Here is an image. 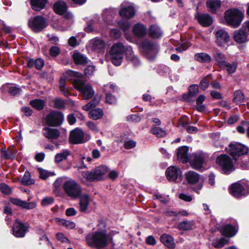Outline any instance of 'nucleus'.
I'll return each mask as SVG.
<instances>
[{"label": "nucleus", "instance_id": "nucleus-1", "mask_svg": "<svg viewBox=\"0 0 249 249\" xmlns=\"http://www.w3.org/2000/svg\"><path fill=\"white\" fill-rule=\"evenodd\" d=\"M97 226V231L89 233L86 236V240L90 246L97 248H104L111 242L112 238L107 233L106 225L104 221H100Z\"/></svg>", "mask_w": 249, "mask_h": 249}, {"label": "nucleus", "instance_id": "nucleus-2", "mask_svg": "<svg viewBox=\"0 0 249 249\" xmlns=\"http://www.w3.org/2000/svg\"><path fill=\"white\" fill-rule=\"evenodd\" d=\"M63 191L68 196L76 199L82 194V188L75 180L67 178L63 184Z\"/></svg>", "mask_w": 249, "mask_h": 249}, {"label": "nucleus", "instance_id": "nucleus-3", "mask_svg": "<svg viewBox=\"0 0 249 249\" xmlns=\"http://www.w3.org/2000/svg\"><path fill=\"white\" fill-rule=\"evenodd\" d=\"M244 18L243 13L237 9H230L225 13V19L226 22L229 25L233 28L239 26Z\"/></svg>", "mask_w": 249, "mask_h": 249}, {"label": "nucleus", "instance_id": "nucleus-4", "mask_svg": "<svg viewBox=\"0 0 249 249\" xmlns=\"http://www.w3.org/2000/svg\"><path fill=\"white\" fill-rule=\"evenodd\" d=\"M226 150L237 162L248 152V149L246 146L237 142L231 143Z\"/></svg>", "mask_w": 249, "mask_h": 249}, {"label": "nucleus", "instance_id": "nucleus-5", "mask_svg": "<svg viewBox=\"0 0 249 249\" xmlns=\"http://www.w3.org/2000/svg\"><path fill=\"white\" fill-rule=\"evenodd\" d=\"M73 84L82 94L84 99H90L94 95V91L90 85L85 84L82 80L77 79L73 80Z\"/></svg>", "mask_w": 249, "mask_h": 249}, {"label": "nucleus", "instance_id": "nucleus-6", "mask_svg": "<svg viewBox=\"0 0 249 249\" xmlns=\"http://www.w3.org/2000/svg\"><path fill=\"white\" fill-rule=\"evenodd\" d=\"M124 48L121 43L114 44L111 48L110 57L112 63L117 66L121 65L123 58Z\"/></svg>", "mask_w": 249, "mask_h": 249}, {"label": "nucleus", "instance_id": "nucleus-7", "mask_svg": "<svg viewBox=\"0 0 249 249\" xmlns=\"http://www.w3.org/2000/svg\"><path fill=\"white\" fill-rule=\"evenodd\" d=\"M141 46L143 53L149 59H153L159 51L158 46L151 41L144 40L141 43Z\"/></svg>", "mask_w": 249, "mask_h": 249}, {"label": "nucleus", "instance_id": "nucleus-8", "mask_svg": "<svg viewBox=\"0 0 249 249\" xmlns=\"http://www.w3.org/2000/svg\"><path fill=\"white\" fill-rule=\"evenodd\" d=\"M90 137L89 134L85 135L82 129L77 128L71 131L69 139L71 143L79 144L88 142Z\"/></svg>", "mask_w": 249, "mask_h": 249}, {"label": "nucleus", "instance_id": "nucleus-9", "mask_svg": "<svg viewBox=\"0 0 249 249\" xmlns=\"http://www.w3.org/2000/svg\"><path fill=\"white\" fill-rule=\"evenodd\" d=\"M216 162L222 167L223 172L225 174H230L235 169L231 159L227 155L218 156L216 159Z\"/></svg>", "mask_w": 249, "mask_h": 249}, {"label": "nucleus", "instance_id": "nucleus-10", "mask_svg": "<svg viewBox=\"0 0 249 249\" xmlns=\"http://www.w3.org/2000/svg\"><path fill=\"white\" fill-rule=\"evenodd\" d=\"M64 118V115L62 112L53 111L47 116L46 122L49 125L57 126L62 124Z\"/></svg>", "mask_w": 249, "mask_h": 249}, {"label": "nucleus", "instance_id": "nucleus-11", "mask_svg": "<svg viewBox=\"0 0 249 249\" xmlns=\"http://www.w3.org/2000/svg\"><path fill=\"white\" fill-rule=\"evenodd\" d=\"M28 25L35 32H40L47 26L44 18L41 16H36L30 18L28 21Z\"/></svg>", "mask_w": 249, "mask_h": 249}, {"label": "nucleus", "instance_id": "nucleus-12", "mask_svg": "<svg viewBox=\"0 0 249 249\" xmlns=\"http://www.w3.org/2000/svg\"><path fill=\"white\" fill-rule=\"evenodd\" d=\"M119 15L122 18L129 19L134 16L135 10L130 3L124 2L121 4Z\"/></svg>", "mask_w": 249, "mask_h": 249}, {"label": "nucleus", "instance_id": "nucleus-13", "mask_svg": "<svg viewBox=\"0 0 249 249\" xmlns=\"http://www.w3.org/2000/svg\"><path fill=\"white\" fill-rule=\"evenodd\" d=\"M27 231V227L23 223L17 220L14 223L12 231L13 235L17 237H23Z\"/></svg>", "mask_w": 249, "mask_h": 249}, {"label": "nucleus", "instance_id": "nucleus-14", "mask_svg": "<svg viewBox=\"0 0 249 249\" xmlns=\"http://www.w3.org/2000/svg\"><path fill=\"white\" fill-rule=\"evenodd\" d=\"M231 194L234 197L239 198L249 194V190H245L239 183H234L230 188Z\"/></svg>", "mask_w": 249, "mask_h": 249}, {"label": "nucleus", "instance_id": "nucleus-15", "mask_svg": "<svg viewBox=\"0 0 249 249\" xmlns=\"http://www.w3.org/2000/svg\"><path fill=\"white\" fill-rule=\"evenodd\" d=\"M79 211L82 213H86L90 209L92 200L86 194H81L79 196Z\"/></svg>", "mask_w": 249, "mask_h": 249}, {"label": "nucleus", "instance_id": "nucleus-16", "mask_svg": "<svg viewBox=\"0 0 249 249\" xmlns=\"http://www.w3.org/2000/svg\"><path fill=\"white\" fill-rule=\"evenodd\" d=\"M181 174V170L176 166H169L165 172L166 177L167 179L170 181H176Z\"/></svg>", "mask_w": 249, "mask_h": 249}, {"label": "nucleus", "instance_id": "nucleus-17", "mask_svg": "<svg viewBox=\"0 0 249 249\" xmlns=\"http://www.w3.org/2000/svg\"><path fill=\"white\" fill-rule=\"evenodd\" d=\"M216 43L219 46H225L229 41L230 36L225 30L220 29L215 32Z\"/></svg>", "mask_w": 249, "mask_h": 249}, {"label": "nucleus", "instance_id": "nucleus-18", "mask_svg": "<svg viewBox=\"0 0 249 249\" xmlns=\"http://www.w3.org/2000/svg\"><path fill=\"white\" fill-rule=\"evenodd\" d=\"M195 18L198 22L204 27L210 26L213 22L212 17L207 14L197 13L195 15Z\"/></svg>", "mask_w": 249, "mask_h": 249}, {"label": "nucleus", "instance_id": "nucleus-19", "mask_svg": "<svg viewBox=\"0 0 249 249\" xmlns=\"http://www.w3.org/2000/svg\"><path fill=\"white\" fill-rule=\"evenodd\" d=\"M185 178L189 184H196L200 180L201 176L197 173L189 171L185 174Z\"/></svg>", "mask_w": 249, "mask_h": 249}, {"label": "nucleus", "instance_id": "nucleus-20", "mask_svg": "<svg viewBox=\"0 0 249 249\" xmlns=\"http://www.w3.org/2000/svg\"><path fill=\"white\" fill-rule=\"evenodd\" d=\"M44 136L49 139H55L58 138L60 133L58 129L50 127H45L42 130Z\"/></svg>", "mask_w": 249, "mask_h": 249}, {"label": "nucleus", "instance_id": "nucleus-21", "mask_svg": "<svg viewBox=\"0 0 249 249\" xmlns=\"http://www.w3.org/2000/svg\"><path fill=\"white\" fill-rule=\"evenodd\" d=\"M11 202L13 204L16 205L26 209H32L35 208L36 206V203L34 202L28 203L25 201H23L17 198L11 199Z\"/></svg>", "mask_w": 249, "mask_h": 249}, {"label": "nucleus", "instance_id": "nucleus-22", "mask_svg": "<svg viewBox=\"0 0 249 249\" xmlns=\"http://www.w3.org/2000/svg\"><path fill=\"white\" fill-rule=\"evenodd\" d=\"M204 163V157L202 155H194L190 161V164L193 168L198 169L202 167Z\"/></svg>", "mask_w": 249, "mask_h": 249}, {"label": "nucleus", "instance_id": "nucleus-23", "mask_svg": "<svg viewBox=\"0 0 249 249\" xmlns=\"http://www.w3.org/2000/svg\"><path fill=\"white\" fill-rule=\"evenodd\" d=\"M91 49L96 52H100L103 51L105 47V43L99 38H94L90 42Z\"/></svg>", "mask_w": 249, "mask_h": 249}, {"label": "nucleus", "instance_id": "nucleus-24", "mask_svg": "<svg viewBox=\"0 0 249 249\" xmlns=\"http://www.w3.org/2000/svg\"><path fill=\"white\" fill-rule=\"evenodd\" d=\"M188 149L186 146H181L178 148L177 152L178 159L183 163L188 162Z\"/></svg>", "mask_w": 249, "mask_h": 249}, {"label": "nucleus", "instance_id": "nucleus-25", "mask_svg": "<svg viewBox=\"0 0 249 249\" xmlns=\"http://www.w3.org/2000/svg\"><path fill=\"white\" fill-rule=\"evenodd\" d=\"M160 241L168 248L173 249L175 247L173 238L168 234H163L160 236Z\"/></svg>", "mask_w": 249, "mask_h": 249}, {"label": "nucleus", "instance_id": "nucleus-26", "mask_svg": "<svg viewBox=\"0 0 249 249\" xmlns=\"http://www.w3.org/2000/svg\"><path fill=\"white\" fill-rule=\"evenodd\" d=\"M93 170L98 180L104 178L109 171L108 168L104 165L99 166Z\"/></svg>", "mask_w": 249, "mask_h": 249}, {"label": "nucleus", "instance_id": "nucleus-27", "mask_svg": "<svg viewBox=\"0 0 249 249\" xmlns=\"http://www.w3.org/2000/svg\"><path fill=\"white\" fill-rule=\"evenodd\" d=\"M219 230L222 235L227 237H232L236 233L234 227L231 225H225L220 228Z\"/></svg>", "mask_w": 249, "mask_h": 249}, {"label": "nucleus", "instance_id": "nucleus-28", "mask_svg": "<svg viewBox=\"0 0 249 249\" xmlns=\"http://www.w3.org/2000/svg\"><path fill=\"white\" fill-rule=\"evenodd\" d=\"M213 54L215 61L218 63L220 67H221L223 63L226 61L225 55L217 49L214 48L213 49Z\"/></svg>", "mask_w": 249, "mask_h": 249}, {"label": "nucleus", "instance_id": "nucleus-29", "mask_svg": "<svg viewBox=\"0 0 249 249\" xmlns=\"http://www.w3.org/2000/svg\"><path fill=\"white\" fill-rule=\"evenodd\" d=\"M234 38L239 43L246 42L248 40L247 33L243 30H240L234 33Z\"/></svg>", "mask_w": 249, "mask_h": 249}, {"label": "nucleus", "instance_id": "nucleus-30", "mask_svg": "<svg viewBox=\"0 0 249 249\" xmlns=\"http://www.w3.org/2000/svg\"><path fill=\"white\" fill-rule=\"evenodd\" d=\"M221 1L220 0H208L206 2V5L209 10L214 13L217 9L221 6Z\"/></svg>", "mask_w": 249, "mask_h": 249}, {"label": "nucleus", "instance_id": "nucleus-31", "mask_svg": "<svg viewBox=\"0 0 249 249\" xmlns=\"http://www.w3.org/2000/svg\"><path fill=\"white\" fill-rule=\"evenodd\" d=\"M47 0H31L32 8L33 10L39 11L44 8Z\"/></svg>", "mask_w": 249, "mask_h": 249}, {"label": "nucleus", "instance_id": "nucleus-32", "mask_svg": "<svg viewBox=\"0 0 249 249\" xmlns=\"http://www.w3.org/2000/svg\"><path fill=\"white\" fill-rule=\"evenodd\" d=\"M74 62L78 65H84L88 63L87 58L79 52H74L72 55Z\"/></svg>", "mask_w": 249, "mask_h": 249}, {"label": "nucleus", "instance_id": "nucleus-33", "mask_svg": "<svg viewBox=\"0 0 249 249\" xmlns=\"http://www.w3.org/2000/svg\"><path fill=\"white\" fill-rule=\"evenodd\" d=\"M133 32L137 36L142 37L145 35L146 30L142 24L138 23L133 27Z\"/></svg>", "mask_w": 249, "mask_h": 249}, {"label": "nucleus", "instance_id": "nucleus-34", "mask_svg": "<svg viewBox=\"0 0 249 249\" xmlns=\"http://www.w3.org/2000/svg\"><path fill=\"white\" fill-rule=\"evenodd\" d=\"M220 67L226 70L229 74H232L234 73L237 69V63L233 62L232 63H230L227 61H225Z\"/></svg>", "mask_w": 249, "mask_h": 249}, {"label": "nucleus", "instance_id": "nucleus-35", "mask_svg": "<svg viewBox=\"0 0 249 249\" xmlns=\"http://www.w3.org/2000/svg\"><path fill=\"white\" fill-rule=\"evenodd\" d=\"M149 34L151 37L158 38L161 36L162 32L159 26L156 25H153L149 28Z\"/></svg>", "mask_w": 249, "mask_h": 249}, {"label": "nucleus", "instance_id": "nucleus-36", "mask_svg": "<svg viewBox=\"0 0 249 249\" xmlns=\"http://www.w3.org/2000/svg\"><path fill=\"white\" fill-rule=\"evenodd\" d=\"M54 11L59 14L63 15L66 13L67 10V6L66 3L62 1H59L56 2L53 6Z\"/></svg>", "mask_w": 249, "mask_h": 249}, {"label": "nucleus", "instance_id": "nucleus-37", "mask_svg": "<svg viewBox=\"0 0 249 249\" xmlns=\"http://www.w3.org/2000/svg\"><path fill=\"white\" fill-rule=\"evenodd\" d=\"M245 96L243 92L240 90H237L233 93V102L237 105H240L244 102Z\"/></svg>", "mask_w": 249, "mask_h": 249}, {"label": "nucleus", "instance_id": "nucleus-38", "mask_svg": "<svg viewBox=\"0 0 249 249\" xmlns=\"http://www.w3.org/2000/svg\"><path fill=\"white\" fill-rule=\"evenodd\" d=\"M70 154V151L68 150L62 151L55 155V161L56 163H59L63 160H67L68 156H69Z\"/></svg>", "mask_w": 249, "mask_h": 249}, {"label": "nucleus", "instance_id": "nucleus-39", "mask_svg": "<svg viewBox=\"0 0 249 249\" xmlns=\"http://www.w3.org/2000/svg\"><path fill=\"white\" fill-rule=\"evenodd\" d=\"M103 115L104 113L103 110L100 108L92 109L89 113V118L95 120L101 118Z\"/></svg>", "mask_w": 249, "mask_h": 249}, {"label": "nucleus", "instance_id": "nucleus-40", "mask_svg": "<svg viewBox=\"0 0 249 249\" xmlns=\"http://www.w3.org/2000/svg\"><path fill=\"white\" fill-rule=\"evenodd\" d=\"M195 58L196 60L201 62L208 63L211 61V56L204 53H198L195 54Z\"/></svg>", "mask_w": 249, "mask_h": 249}, {"label": "nucleus", "instance_id": "nucleus-41", "mask_svg": "<svg viewBox=\"0 0 249 249\" xmlns=\"http://www.w3.org/2000/svg\"><path fill=\"white\" fill-rule=\"evenodd\" d=\"M30 104L34 108L37 110H40L44 108L45 105V102L44 100L41 99H35L31 101Z\"/></svg>", "mask_w": 249, "mask_h": 249}, {"label": "nucleus", "instance_id": "nucleus-42", "mask_svg": "<svg viewBox=\"0 0 249 249\" xmlns=\"http://www.w3.org/2000/svg\"><path fill=\"white\" fill-rule=\"evenodd\" d=\"M241 167L243 169L249 168V155L245 154L240 160L237 161Z\"/></svg>", "mask_w": 249, "mask_h": 249}, {"label": "nucleus", "instance_id": "nucleus-43", "mask_svg": "<svg viewBox=\"0 0 249 249\" xmlns=\"http://www.w3.org/2000/svg\"><path fill=\"white\" fill-rule=\"evenodd\" d=\"M82 176L89 181L97 180L94 170L91 171H83L82 173Z\"/></svg>", "mask_w": 249, "mask_h": 249}, {"label": "nucleus", "instance_id": "nucleus-44", "mask_svg": "<svg viewBox=\"0 0 249 249\" xmlns=\"http://www.w3.org/2000/svg\"><path fill=\"white\" fill-rule=\"evenodd\" d=\"M229 240L226 239L225 238H221L213 240L212 244L215 248H221L227 244Z\"/></svg>", "mask_w": 249, "mask_h": 249}, {"label": "nucleus", "instance_id": "nucleus-45", "mask_svg": "<svg viewBox=\"0 0 249 249\" xmlns=\"http://www.w3.org/2000/svg\"><path fill=\"white\" fill-rule=\"evenodd\" d=\"M66 179L67 178L64 177L57 178L53 183L54 191H59L61 187L63 189V184Z\"/></svg>", "mask_w": 249, "mask_h": 249}, {"label": "nucleus", "instance_id": "nucleus-46", "mask_svg": "<svg viewBox=\"0 0 249 249\" xmlns=\"http://www.w3.org/2000/svg\"><path fill=\"white\" fill-rule=\"evenodd\" d=\"M211 75H208L204 77L200 82V87L201 89L205 90L210 85V80L211 79Z\"/></svg>", "mask_w": 249, "mask_h": 249}, {"label": "nucleus", "instance_id": "nucleus-47", "mask_svg": "<svg viewBox=\"0 0 249 249\" xmlns=\"http://www.w3.org/2000/svg\"><path fill=\"white\" fill-rule=\"evenodd\" d=\"M193 224L191 221H182L178 225V228L180 230H189L192 228Z\"/></svg>", "mask_w": 249, "mask_h": 249}, {"label": "nucleus", "instance_id": "nucleus-48", "mask_svg": "<svg viewBox=\"0 0 249 249\" xmlns=\"http://www.w3.org/2000/svg\"><path fill=\"white\" fill-rule=\"evenodd\" d=\"M21 181L23 183L27 185L32 184L34 183V180L31 178L30 174L28 172H26L22 178Z\"/></svg>", "mask_w": 249, "mask_h": 249}, {"label": "nucleus", "instance_id": "nucleus-49", "mask_svg": "<svg viewBox=\"0 0 249 249\" xmlns=\"http://www.w3.org/2000/svg\"><path fill=\"white\" fill-rule=\"evenodd\" d=\"M54 107L57 109H62L65 108L66 102L60 98H56L53 100Z\"/></svg>", "mask_w": 249, "mask_h": 249}, {"label": "nucleus", "instance_id": "nucleus-50", "mask_svg": "<svg viewBox=\"0 0 249 249\" xmlns=\"http://www.w3.org/2000/svg\"><path fill=\"white\" fill-rule=\"evenodd\" d=\"M151 132L158 137H162L166 135V132L160 127H153Z\"/></svg>", "mask_w": 249, "mask_h": 249}, {"label": "nucleus", "instance_id": "nucleus-51", "mask_svg": "<svg viewBox=\"0 0 249 249\" xmlns=\"http://www.w3.org/2000/svg\"><path fill=\"white\" fill-rule=\"evenodd\" d=\"M199 92L198 87L196 84L190 86L189 88V94L191 97L196 95Z\"/></svg>", "mask_w": 249, "mask_h": 249}, {"label": "nucleus", "instance_id": "nucleus-52", "mask_svg": "<svg viewBox=\"0 0 249 249\" xmlns=\"http://www.w3.org/2000/svg\"><path fill=\"white\" fill-rule=\"evenodd\" d=\"M180 124L183 127H185L188 132L190 133H196L197 132V128L195 126L188 125L186 123H183L182 121L180 122Z\"/></svg>", "mask_w": 249, "mask_h": 249}, {"label": "nucleus", "instance_id": "nucleus-53", "mask_svg": "<svg viewBox=\"0 0 249 249\" xmlns=\"http://www.w3.org/2000/svg\"><path fill=\"white\" fill-rule=\"evenodd\" d=\"M59 222L61 224L63 225L68 229H72L74 228L75 227V223L71 221L61 219L59 220Z\"/></svg>", "mask_w": 249, "mask_h": 249}, {"label": "nucleus", "instance_id": "nucleus-54", "mask_svg": "<svg viewBox=\"0 0 249 249\" xmlns=\"http://www.w3.org/2000/svg\"><path fill=\"white\" fill-rule=\"evenodd\" d=\"M95 71V67L93 65L88 66L84 70L85 74L87 76H90L93 74Z\"/></svg>", "mask_w": 249, "mask_h": 249}, {"label": "nucleus", "instance_id": "nucleus-55", "mask_svg": "<svg viewBox=\"0 0 249 249\" xmlns=\"http://www.w3.org/2000/svg\"><path fill=\"white\" fill-rule=\"evenodd\" d=\"M1 192L5 195H10L12 192L11 189L6 184L2 183L0 185Z\"/></svg>", "mask_w": 249, "mask_h": 249}, {"label": "nucleus", "instance_id": "nucleus-56", "mask_svg": "<svg viewBox=\"0 0 249 249\" xmlns=\"http://www.w3.org/2000/svg\"><path fill=\"white\" fill-rule=\"evenodd\" d=\"M118 25L124 31L127 30L130 27V24L128 21L124 20L119 21Z\"/></svg>", "mask_w": 249, "mask_h": 249}, {"label": "nucleus", "instance_id": "nucleus-57", "mask_svg": "<svg viewBox=\"0 0 249 249\" xmlns=\"http://www.w3.org/2000/svg\"><path fill=\"white\" fill-rule=\"evenodd\" d=\"M87 125L90 130L94 133H97L99 131V129L96 124L91 121H88L87 123Z\"/></svg>", "mask_w": 249, "mask_h": 249}, {"label": "nucleus", "instance_id": "nucleus-58", "mask_svg": "<svg viewBox=\"0 0 249 249\" xmlns=\"http://www.w3.org/2000/svg\"><path fill=\"white\" fill-rule=\"evenodd\" d=\"M60 89L65 96H68L70 95L68 89L65 88L64 82L62 79L60 82Z\"/></svg>", "mask_w": 249, "mask_h": 249}, {"label": "nucleus", "instance_id": "nucleus-59", "mask_svg": "<svg viewBox=\"0 0 249 249\" xmlns=\"http://www.w3.org/2000/svg\"><path fill=\"white\" fill-rule=\"evenodd\" d=\"M53 202L54 199L52 197H47L42 200L41 204L43 206H47L53 204Z\"/></svg>", "mask_w": 249, "mask_h": 249}, {"label": "nucleus", "instance_id": "nucleus-60", "mask_svg": "<svg viewBox=\"0 0 249 249\" xmlns=\"http://www.w3.org/2000/svg\"><path fill=\"white\" fill-rule=\"evenodd\" d=\"M104 20L107 24H110L111 21V16L110 14V12L108 10H106L104 12L103 14Z\"/></svg>", "mask_w": 249, "mask_h": 249}, {"label": "nucleus", "instance_id": "nucleus-61", "mask_svg": "<svg viewBox=\"0 0 249 249\" xmlns=\"http://www.w3.org/2000/svg\"><path fill=\"white\" fill-rule=\"evenodd\" d=\"M44 65V61L41 58H37L35 61V66L38 70L42 69Z\"/></svg>", "mask_w": 249, "mask_h": 249}, {"label": "nucleus", "instance_id": "nucleus-62", "mask_svg": "<svg viewBox=\"0 0 249 249\" xmlns=\"http://www.w3.org/2000/svg\"><path fill=\"white\" fill-rule=\"evenodd\" d=\"M60 53V49L56 46H53L50 48V53L52 56L55 57L57 56Z\"/></svg>", "mask_w": 249, "mask_h": 249}, {"label": "nucleus", "instance_id": "nucleus-63", "mask_svg": "<svg viewBox=\"0 0 249 249\" xmlns=\"http://www.w3.org/2000/svg\"><path fill=\"white\" fill-rule=\"evenodd\" d=\"M106 101L109 104H114L116 103L117 100L114 96L109 93H107Z\"/></svg>", "mask_w": 249, "mask_h": 249}, {"label": "nucleus", "instance_id": "nucleus-64", "mask_svg": "<svg viewBox=\"0 0 249 249\" xmlns=\"http://www.w3.org/2000/svg\"><path fill=\"white\" fill-rule=\"evenodd\" d=\"M124 51L125 52L126 57L127 60L133 59V56L135 55L134 54V53L131 47H127L125 50H124Z\"/></svg>", "mask_w": 249, "mask_h": 249}]
</instances>
